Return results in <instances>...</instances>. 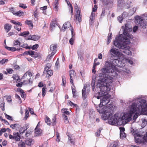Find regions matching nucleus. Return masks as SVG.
Wrapping results in <instances>:
<instances>
[{
	"label": "nucleus",
	"instance_id": "obj_44",
	"mask_svg": "<svg viewBox=\"0 0 147 147\" xmlns=\"http://www.w3.org/2000/svg\"><path fill=\"white\" fill-rule=\"evenodd\" d=\"M19 7H21L23 9H26L27 8V6L25 4L23 3H20L19 4Z\"/></svg>",
	"mask_w": 147,
	"mask_h": 147
},
{
	"label": "nucleus",
	"instance_id": "obj_39",
	"mask_svg": "<svg viewBox=\"0 0 147 147\" xmlns=\"http://www.w3.org/2000/svg\"><path fill=\"white\" fill-rule=\"evenodd\" d=\"M4 105V103L3 99V98H0V108L2 107H3Z\"/></svg>",
	"mask_w": 147,
	"mask_h": 147
},
{
	"label": "nucleus",
	"instance_id": "obj_57",
	"mask_svg": "<svg viewBox=\"0 0 147 147\" xmlns=\"http://www.w3.org/2000/svg\"><path fill=\"white\" fill-rule=\"evenodd\" d=\"M69 141H70V143L72 144H74V140L72 138H71V137L69 138Z\"/></svg>",
	"mask_w": 147,
	"mask_h": 147
},
{
	"label": "nucleus",
	"instance_id": "obj_19",
	"mask_svg": "<svg viewBox=\"0 0 147 147\" xmlns=\"http://www.w3.org/2000/svg\"><path fill=\"white\" fill-rule=\"evenodd\" d=\"M35 133L36 136H39L42 133V130L41 129L38 128L37 127H36L35 129Z\"/></svg>",
	"mask_w": 147,
	"mask_h": 147
},
{
	"label": "nucleus",
	"instance_id": "obj_48",
	"mask_svg": "<svg viewBox=\"0 0 147 147\" xmlns=\"http://www.w3.org/2000/svg\"><path fill=\"white\" fill-rule=\"evenodd\" d=\"M7 73L9 74H11L13 72V70L11 68H9L6 69Z\"/></svg>",
	"mask_w": 147,
	"mask_h": 147
},
{
	"label": "nucleus",
	"instance_id": "obj_1",
	"mask_svg": "<svg viewBox=\"0 0 147 147\" xmlns=\"http://www.w3.org/2000/svg\"><path fill=\"white\" fill-rule=\"evenodd\" d=\"M140 114L147 115V102L141 98L134 99L129 107L128 112L111 115L108 123L112 125L120 126L127 123L132 119L135 120Z\"/></svg>",
	"mask_w": 147,
	"mask_h": 147
},
{
	"label": "nucleus",
	"instance_id": "obj_35",
	"mask_svg": "<svg viewBox=\"0 0 147 147\" xmlns=\"http://www.w3.org/2000/svg\"><path fill=\"white\" fill-rule=\"evenodd\" d=\"M16 98L17 99L18 102V103H20L21 102V100L20 96L17 94H16L15 95Z\"/></svg>",
	"mask_w": 147,
	"mask_h": 147
},
{
	"label": "nucleus",
	"instance_id": "obj_8",
	"mask_svg": "<svg viewBox=\"0 0 147 147\" xmlns=\"http://www.w3.org/2000/svg\"><path fill=\"white\" fill-rule=\"evenodd\" d=\"M13 135H9V138L10 139H14L16 141H20V136L18 132H15L13 133Z\"/></svg>",
	"mask_w": 147,
	"mask_h": 147
},
{
	"label": "nucleus",
	"instance_id": "obj_53",
	"mask_svg": "<svg viewBox=\"0 0 147 147\" xmlns=\"http://www.w3.org/2000/svg\"><path fill=\"white\" fill-rule=\"evenodd\" d=\"M143 139L144 142L147 141V132L144 135L143 137Z\"/></svg>",
	"mask_w": 147,
	"mask_h": 147
},
{
	"label": "nucleus",
	"instance_id": "obj_58",
	"mask_svg": "<svg viewBox=\"0 0 147 147\" xmlns=\"http://www.w3.org/2000/svg\"><path fill=\"white\" fill-rule=\"evenodd\" d=\"M97 9V5H95L94 6V7L92 9V11H93L94 12H95Z\"/></svg>",
	"mask_w": 147,
	"mask_h": 147
},
{
	"label": "nucleus",
	"instance_id": "obj_60",
	"mask_svg": "<svg viewBox=\"0 0 147 147\" xmlns=\"http://www.w3.org/2000/svg\"><path fill=\"white\" fill-rule=\"evenodd\" d=\"M125 134L124 133V132H120V136L121 137L123 138L125 137Z\"/></svg>",
	"mask_w": 147,
	"mask_h": 147
},
{
	"label": "nucleus",
	"instance_id": "obj_28",
	"mask_svg": "<svg viewBox=\"0 0 147 147\" xmlns=\"http://www.w3.org/2000/svg\"><path fill=\"white\" fill-rule=\"evenodd\" d=\"M29 34V32L28 31H25L19 34V36H26L28 35Z\"/></svg>",
	"mask_w": 147,
	"mask_h": 147
},
{
	"label": "nucleus",
	"instance_id": "obj_23",
	"mask_svg": "<svg viewBox=\"0 0 147 147\" xmlns=\"http://www.w3.org/2000/svg\"><path fill=\"white\" fill-rule=\"evenodd\" d=\"M58 0H55V2L54 9L55 11H58Z\"/></svg>",
	"mask_w": 147,
	"mask_h": 147
},
{
	"label": "nucleus",
	"instance_id": "obj_16",
	"mask_svg": "<svg viewBox=\"0 0 147 147\" xmlns=\"http://www.w3.org/2000/svg\"><path fill=\"white\" fill-rule=\"evenodd\" d=\"M12 13L14 15L19 17L23 16L24 15V12L20 11L17 12L14 11L12 12Z\"/></svg>",
	"mask_w": 147,
	"mask_h": 147
},
{
	"label": "nucleus",
	"instance_id": "obj_14",
	"mask_svg": "<svg viewBox=\"0 0 147 147\" xmlns=\"http://www.w3.org/2000/svg\"><path fill=\"white\" fill-rule=\"evenodd\" d=\"M22 39L20 38H18V39L15 40L13 43V45L14 47L17 45L20 46Z\"/></svg>",
	"mask_w": 147,
	"mask_h": 147
},
{
	"label": "nucleus",
	"instance_id": "obj_51",
	"mask_svg": "<svg viewBox=\"0 0 147 147\" xmlns=\"http://www.w3.org/2000/svg\"><path fill=\"white\" fill-rule=\"evenodd\" d=\"M15 91L20 93V94L22 93H23L24 92L23 90L20 88H17L15 90Z\"/></svg>",
	"mask_w": 147,
	"mask_h": 147
},
{
	"label": "nucleus",
	"instance_id": "obj_34",
	"mask_svg": "<svg viewBox=\"0 0 147 147\" xmlns=\"http://www.w3.org/2000/svg\"><path fill=\"white\" fill-rule=\"evenodd\" d=\"M61 112L63 113H65L67 115L69 114V112L67 111L66 109H63L61 110Z\"/></svg>",
	"mask_w": 147,
	"mask_h": 147
},
{
	"label": "nucleus",
	"instance_id": "obj_38",
	"mask_svg": "<svg viewBox=\"0 0 147 147\" xmlns=\"http://www.w3.org/2000/svg\"><path fill=\"white\" fill-rule=\"evenodd\" d=\"M56 26V25L54 23H51L50 24L51 29L52 31L54 29Z\"/></svg>",
	"mask_w": 147,
	"mask_h": 147
},
{
	"label": "nucleus",
	"instance_id": "obj_50",
	"mask_svg": "<svg viewBox=\"0 0 147 147\" xmlns=\"http://www.w3.org/2000/svg\"><path fill=\"white\" fill-rule=\"evenodd\" d=\"M20 129H19V132L20 133H23L26 130V129L23 127H20Z\"/></svg>",
	"mask_w": 147,
	"mask_h": 147
},
{
	"label": "nucleus",
	"instance_id": "obj_42",
	"mask_svg": "<svg viewBox=\"0 0 147 147\" xmlns=\"http://www.w3.org/2000/svg\"><path fill=\"white\" fill-rule=\"evenodd\" d=\"M117 145L118 144L117 143L115 142L112 143L111 144L110 147H116Z\"/></svg>",
	"mask_w": 147,
	"mask_h": 147
},
{
	"label": "nucleus",
	"instance_id": "obj_61",
	"mask_svg": "<svg viewBox=\"0 0 147 147\" xmlns=\"http://www.w3.org/2000/svg\"><path fill=\"white\" fill-rule=\"evenodd\" d=\"M63 85L64 86L66 83V80L65 77L62 78Z\"/></svg>",
	"mask_w": 147,
	"mask_h": 147
},
{
	"label": "nucleus",
	"instance_id": "obj_47",
	"mask_svg": "<svg viewBox=\"0 0 147 147\" xmlns=\"http://www.w3.org/2000/svg\"><path fill=\"white\" fill-rule=\"evenodd\" d=\"M5 116L6 118L7 119L10 120H12V117H11L10 116H9V115H7L6 113H5Z\"/></svg>",
	"mask_w": 147,
	"mask_h": 147
},
{
	"label": "nucleus",
	"instance_id": "obj_40",
	"mask_svg": "<svg viewBox=\"0 0 147 147\" xmlns=\"http://www.w3.org/2000/svg\"><path fill=\"white\" fill-rule=\"evenodd\" d=\"M21 26L20 25L17 24L14 26V27L18 31H20L21 30Z\"/></svg>",
	"mask_w": 147,
	"mask_h": 147
},
{
	"label": "nucleus",
	"instance_id": "obj_18",
	"mask_svg": "<svg viewBox=\"0 0 147 147\" xmlns=\"http://www.w3.org/2000/svg\"><path fill=\"white\" fill-rule=\"evenodd\" d=\"M5 48L7 50L11 51H15L18 50V48H17L16 47H9L7 46H5Z\"/></svg>",
	"mask_w": 147,
	"mask_h": 147
},
{
	"label": "nucleus",
	"instance_id": "obj_29",
	"mask_svg": "<svg viewBox=\"0 0 147 147\" xmlns=\"http://www.w3.org/2000/svg\"><path fill=\"white\" fill-rule=\"evenodd\" d=\"M25 23L28 25L29 26L33 27V24L32 22L31 21L27 20L25 22Z\"/></svg>",
	"mask_w": 147,
	"mask_h": 147
},
{
	"label": "nucleus",
	"instance_id": "obj_4",
	"mask_svg": "<svg viewBox=\"0 0 147 147\" xmlns=\"http://www.w3.org/2000/svg\"><path fill=\"white\" fill-rule=\"evenodd\" d=\"M110 53L112 56L114 57L117 56L118 57L119 60H115L113 62V64L120 67H124L125 64L127 63L130 64L133 63L132 61L129 59H127L124 55L119 52L118 49L116 48H112L110 50Z\"/></svg>",
	"mask_w": 147,
	"mask_h": 147
},
{
	"label": "nucleus",
	"instance_id": "obj_45",
	"mask_svg": "<svg viewBox=\"0 0 147 147\" xmlns=\"http://www.w3.org/2000/svg\"><path fill=\"white\" fill-rule=\"evenodd\" d=\"M19 147H25V143L22 142H20L18 144Z\"/></svg>",
	"mask_w": 147,
	"mask_h": 147
},
{
	"label": "nucleus",
	"instance_id": "obj_41",
	"mask_svg": "<svg viewBox=\"0 0 147 147\" xmlns=\"http://www.w3.org/2000/svg\"><path fill=\"white\" fill-rule=\"evenodd\" d=\"M97 60V59H95L94 61V65L93 66V68L94 69H95L96 66L97 65H99V64H100V63L99 62H97L96 63H95V62Z\"/></svg>",
	"mask_w": 147,
	"mask_h": 147
},
{
	"label": "nucleus",
	"instance_id": "obj_56",
	"mask_svg": "<svg viewBox=\"0 0 147 147\" xmlns=\"http://www.w3.org/2000/svg\"><path fill=\"white\" fill-rule=\"evenodd\" d=\"M38 47V44H35L32 47L31 49L33 50H34Z\"/></svg>",
	"mask_w": 147,
	"mask_h": 147
},
{
	"label": "nucleus",
	"instance_id": "obj_13",
	"mask_svg": "<svg viewBox=\"0 0 147 147\" xmlns=\"http://www.w3.org/2000/svg\"><path fill=\"white\" fill-rule=\"evenodd\" d=\"M69 76L70 77V82L71 83L74 85L73 79L75 78L76 76V73L74 71L71 70L69 71Z\"/></svg>",
	"mask_w": 147,
	"mask_h": 147
},
{
	"label": "nucleus",
	"instance_id": "obj_21",
	"mask_svg": "<svg viewBox=\"0 0 147 147\" xmlns=\"http://www.w3.org/2000/svg\"><path fill=\"white\" fill-rule=\"evenodd\" d=\"M34 143V141L31 139H29L26 141V144L29 146H30L33 144Z\"/></svg>",
	"mask_w": 147,
	"mask_h": 147
},
{
	"label": "nucleus",
	"instance_id": "obj_33",
	"mask_svg": "<svg viewBox=\"0 0 147 147\" xmlns=\"http://www.w3.org/2000/svg\"><path fill=\"white\" fill-rule=\"evenodd\" d=\"M39 38V36L35 35H33L31 37V39L35 41L38 40Z\"/></svg>",
	"mask_w": 147,
	"mask_h": 147
},
{
	"label": "nucleus",
	"instance_id": "obj_64",
	"mask_svg": "<svg viewBox=\"0 0 147 147\" xmlns=\"http://www.w3.org/2000/svg\"><path fill=\"white\" fill-rule=\"evenodd\" d=\"M118 19L119 22L121 23V21H122L123 19L122 16H119L118 17Z\"/></svg>",
	"mask_w": 147,
	"mask_h": 147
},
{
	"label": "nucleus",
	"instance_id": "obj_54",
	"mask_svg": "<svg viewBox=\"0 0 147 147\" xmlns=\"http://www.w3.org/2000/svg\"><path fill=\"white\" fill-rule=\"evenodd\" d=\"M68 104L70 105L71 106H75L76 107L77 106V105L75 104H74L72 102L70 101H69L68 102Z\"/></svg>",
	"mask_w": 147,
	"mask_h": 147
},
{
	"label": "nucleus",
	"instance_id": "obj_17",
	"mask_svg": "<svg viewBox=\"0 0 147 147\" xmlns=\"http://www.w3.org/2000/svg\"><path fill=\"white\" fill-rule=\"evenodd\" d=\"M10 127L13 129L18 130L20 127V126L18 124H11L10 126Z\"/></svg>",
	"mask_w": 147,
	"mask_h": 147
},
{
	"label": "nucleus",
	"instance_id": "obj_11",
	"mask_svg": "<svg viewBox=\"0 0 147 147\" xmlns=\"http://www.w3.org/2000/svg\"><path fill=\"white\" fill-rule=\"evenodd\" d=\"M51 66L50 64H47L44 71V73L46 72L47 73V74L50 76H52L53 74V72L52 71L51 69H49L51 67Z\"/></svg>",
	"mask_w": 147,
	"mask_h": 147
},
{
	"label": "nucleus",
	"instance_id": "obj_49",
	"mask_svg": "<svg viewBox=\"0 0 147 147\" xmlns=\"http://www.w3.org/2000/svg\"><path fill=\"white\" fill-rule=\"evenodd\" d=\"M35 52L32 51H30L28 52L27 54L29 55L32 56L35 55Z\"/></svg>",
	"mask_w": 147,
	"mask_h": 147
},
{
	"label": "nucleus",
	"instance_id": "obj_63",
	"mask_svg": "<svg viewBox=\"0 0 147 147\" xmlns=\"http://www.w3.org/2000/svg\"><path fill=\"white\" fill-rule=\"evenodd\" d=\"M78 58L81 61H82L83 59V58L81 54H78Z\"/></svg>",
	"mask_w": 147,
	"mask_h": 147
},
{
	"label": "nucleus",
	"instance_id": "obj_9",
	"mask_svg": "<svg viewBox=\"0 0 147 147\" xmlns=\"http://www.w3.org/2000/svg\"><path fill=\"white\" fill-rule=\"evenodd\" d=\"M75 9L76 11L75 16L76 20L78 21L79 22H80L81 21V15L80 14V10L77 6L75 7Z\"/></svg>",
	"mask_w": 147,
	"mask_h": 147
},
{
	"label": "nucleus",
	"instance_id": "obj_15",
	"mask_svg": "<svg viewBox=\"0 0 147 147\" xmlns=\"http://www.w3.org/2000/svg\"><path fill=\"white\" fill-rule=\"evenodd\" d=\"M12 26L9 24L6 23L4 26V29L7 32H9L12 28Z\"/></svg>",
	"mask_w": 147,
	"mask_h": 147
},
{
	"label": "nucleus",
	"instance_id": "obj_2",
	"mask_svg": "<svg viewBox=\"0 0 147 147\" xmlns=\"http://www.w3.org/2000/svg\"><path fill=\"white\" fill-rule=\"evenodd\" d=\"M125 29V26L122 27V30H124L123 33L124 36L122 34H120L116 38V39L113 41V44L115 46L119 48L124 49L123 52L127 55H131V53L129 50L130 47L128 46L125 47L126 45L129 44L130 43V39H132L133 37L132 35L129 34L127 32V29Z\"/></svg>",
	"mask_w": 147,
	"mask_h": 147
},
{
	"label": "nucleus",
	"instance_id": "obj_20",
	"mask_svg": "<svg viewBox=\"0 0 147 147\" xmlns=\"http://www.w3.org/2000/svg\"><path fill=\"white\" fill-rule=\"evenodd\" d=\"M57 45L55 44H52L50 46V51H51L55 52L56 53V49L57 48Z\"/></svg>",
	"mask_w": 147,
	"mask_h": 147
},
{
	"label": "nucleus",
	"instance_id": "obj_59",
	"mask_svg": "<svg viewBox=\"0 0 147 147\" xmlns=\"http://www.w3.org/2000/svg\"><path fill=\"white\" fill-rule=\"evenodd\" d=\"M46 86L45 85H43L42 82H40L38 84V86L39 87H43L44 86Z\"/></svg>",
	"mask_w": 147,
	"mask_h": 147
},
{
	"label": "nucleus",
	"instance_id": "obj_6",
	"mask_svg": "<svg viewBox=\"0 0 147 147\" xmlns=\"http://www.w3.org/2000/svg\"><path fill=\"white\" fill-rule=\"evenodd\" d=\"M113 65L110 62L107 61L105 63V67L101 69L102 73L99 74V76L103 77L104 74L107 73H112L114 72L115 69V65Z\"/></svg>",
	"mask_w": 147,
	"mask_h": 147
},
{
	"label": "nucleus",
	"instance_id": "obj_43",
	"mask_svg": "<svg viewBox=\"0 0 147 147\" xmlns=\"http://www.w3.org/2000/svg\"><path fill=\"white\" fill-rule=\"evenodd\" d=\"M75 38H71L69 40V42L70 44L71 45H73L74 43Z\"/></svg>",
	"mask_w": 147,
	"mask_h": 147
},
{
	"label": "nucleus",
	"instance_id": "obj_10",
	"mask_svg": "<svg viewBox=\"0 0 147 147\" xmlns=\"http://www.w3.org/2000/svg\"><path fill=\"white\" fill-rule=\"evenodd\" d=\"M135 19L137 21V22L139 24H140V25L142 26L143 28H145L146 27L147 24L144 22L140 17L139 16H137L135 17Z\"/></svg>",
	"mask_w": 147,
	"mask_h": 147
},
{
	"label": "nucleus",
	"instance_id": "obj_5",
	"mask_svg": "<svg viewBox=\"0 0 147 147\" xmlns=\"http://www.w3.org/2000/svg\"><path fill=\"white\" fill-rule=\"evenodd\" d=\"M112 78L111 79L108 78H102L99 80L98 83L97 84L98 87H99L100 90L101 91L104 92V93L107 92L110 90V88L108 86L107 83L112 82Z\"/></svg>",
	"mask_w": 147,
	"mask_h": 147
},
{
	"label": "nucleus",
	"instance_id": "obj_27",
	"mask_svg": "<svg viewBox=\"0 0 147 147\" xmlns=\"http://www.w3.org/2000/svg\"><path fill=\"white\" fill-rule=\"evenodd\" d=\"M45 121V122L49 125H50L52 123L50 118L47 116H46Z\"/></svg>",
	"mask_w": 147,
	"mask_h": 147
},
{
	"label": "nucleus",
	"instance_id": "obj_25",
	"mask_svg": "<svg viewBox=\"0 0 147 147\" xmlns=\"http://www.w3.org/2000/svg\"><path fill=\"white\" fill-rule=\"evenodd\" d=\"M8 61V60L7 59H3L0 61V63L2 65H4L7 63Z\"/></svg>",
	"mask_w": 147,
	"mask_h": 147
},
{
	"label": "nucleus",
	"instance_id": "obj_30",
	"mask_svg": "<svg viewBox=\"0 0 147 147\" xmlns=\"http://www.w3.org/2000/svg\"><path fill=\"white\" fill-rule=\"evenodd\" d=\"M47 89V88L46 86H44L42 88V96L44 97L45 95L46 94V89Z\"/></svg>",
	"mask_w": 147,
	"mask_h": 147
},
{
	"label": "nucleus",
	"instance_id": "obj_24",
	"mask_svg": "<svg viewBox=\"0 0 147 147\" xmlns=\"http://www.w3.org/2000/svg\"><path fill=\"white\" fill-rule=\"evenodd\" d=\"M12 78L16 82L19 81L20 79L18 76V75L16 74H13V75Z\"/></svg>",
	"mask_w": 147,
	"mask_h": 147
},
{
	"label": "nucleus",
	"instance_id": "obj_7",
	"mask_svg": "<svg viewBox=\"0 0 147 147\" xmlns=\"http://www.w3.org/2000/svg\"><path fill=\"white\" fill-rule=\"evenodd\" d=\"M32 74L30 71H26L22 78V79L23 80L22 84H27L32 83Z\"/></svg>",
	"mask_w": 147,
	"mask_h": 147
},
{
	"label": "nucleus",
	"instance_id": "obj_62",
	"mask_svg": "<svg viewBox=\"0 0 147 147\" xmlns=\"http://www.w3.org/2000/svg\"><path fill=\"white\" fill-rule=\"evenodd\" d=\"M138 29V27L137 26H135L133 28V31L134 32H136Z\"/></svg>",
	"mask_w": 147,
	"mask_h": 147
},
{
	"label": "nucleus",
	"instance_id": "obj_36",
	"mask_svg": "<svg viewBox=\"0 0 147 147\" xmlns=\"http://www.w3.org/2000/svg\"><path fill=\"white\" fill-rule=\"evenodd\" d=\"M67 3V5L69 7H70V8L71 9V13L72 14H73V7L72 6L71 4L69 3V2L66 1Z\"/></svg>",
	"mask_w": 147,
	"mask_h": 147
},
{
	"label": "nucleus",
	"instance_id": "obj_22",
	"mask_svg": "<svg viewBox=\"0 0 147 147\" xmlns=\"http://www.w3.org/2000/svg\"><path fill=\"white\" fill-rule=\"evenodd\" d=\"M142 123L141 124V126L143 128L147 125V121L144 119H142Z\"/></svg>",
	"mask_w": 147,
	"mask_h": 147
},
{
	"label": "nucleus",
	"instance_id": "obj_46",
	"mask_svg": "<svg viewBox=\"0 0 147 147\" xmlns=\"http://www.w3.org/2000/svg\"><path fill=\"white\" fill-rule=\"evenodd\" d=\"M10 22H11L13 23V24H16V25L17 24V25H20V26H22V25L21 23L20 22H17L15 21L14 20H11Z\"/></svg>",
	"mask_w": 147,
	"mask_h": 147
},
{
	"label": "nucleus",
	"instance_id": "obj_52",
	"mask_svg": "<svg viewBox=\"0 0 147 147\" xmlns=\"http://www.w3.org/2000/svg\"><path fill=\"white\" fill-rule=\"evenodd\" d=\"M64 119L65 123H69V121L68 120L67 117L66 116L64 115Z\"/></svg>",
	"mask_w": 147,
	"mask_h": 147
},
{
	"label": "nucleus",
	"instance_id": "obj_32",
	"mask_svg": "<svg viewBox=\"0 0 147 147\" xmlns=\"http://www.w3.org/2000/svg\"><path fill=\"white\" fill-rule=\"evenodd\" d=\"M86 88H83L82 90V97L83 99H85L86 97Z\"/></svg>",
	"mask_w": 147,
	"mask_h": 147
},
{
	"label": "nucleus",
	"instance_id": "obj_12",
	"mask_svg": "<svg viewBox=\"0 0 147 147\" xmlns=\"http://www.w3.org/2000/svg\"><path fill=\"white\" fill-rule=\"evenodd\" d=\"M72 28L71 26V24L69 22H65L63 24L62 28L61 30L63 31H65L66 30L70 29Z\"/></svg>",
	"mask_w": 147,
	"mask_h": 147
},
{
	"label": "nucleus",
	"instance_id": "obj_37",
	"mask_svg": "<svg viewBox=\"0 0 147 147\" xmlns=\"http://www.w3.org/2000/svg\"><path fill=\"white\" fill-rule=\"evenodd\" d=\"M112 34L111 33L108 36V40L107 42V44H109L111 42V40L112 39Z\"/></svg>",
	"mask_w": 147,
	"mask_h": 147
},
{
	"label": "nucleus",
	"instance_id": "obj_31",
	"mask_svg": "<svg viewBox=\"0 0 147 147\" xmlns=\"http://www.w3.org/2000/svg\"><path fill=\"white\" fill-rule=\"evenodd\" d=\"M55 53L54 52H52L51 54H49L47 57V60H49L50 59H51L52 57L55 54Z\"/></svg>",
	"mask_w": 147,
	"mask_h": 147
},
{
	"label": "nucleus",
	"instance_id": "obj_26",
	"mask_svg": "<svg viewBox=\"0 0 147 147\" xmlns=\"http://www.w3.org/2000/svg\"><path fill=\"white\" fill-rule=\"evenodd\" d=\"M29 112L28 110L27 109H26L25 110V117L24 118V119L26 120L27 119V118L29 117Z\"/></svg>",
	"mask_w": 147,
	"mask_h": 147
},
{
	"label": "nucleus",
	"instance_id": "obj_3",
	"mask_svg": "<svg viewBox=\"0 0 147 147\" xmlns=\"http://www.w3.org/2000/svg\"><path fill=\"white\" fill-rule=\"evenodd\" d=\"M109 99L106 96L103 97L101 100L99 107L97 108V111L100 113L102 114L101 117L103 120H105L110 119L112 114L111 113V107L112 106L111 104V107H107L105 106L109 102Z\"/></svg>",
	"mask_w": 147,
	"mask_h": 147
},
{
	"label": "nucleus",
	"instance_id": "obj_55",
	"mask_svg": "<svg viewBox=\"0 0 147 147\" xmlns=\"http://www.w3.org/2000/svg\"><path fill=\"white\" fill-rule=\"evenodd\" d=\"M72 92L73 93V96L74 97H75L76 96V90L75 89L72 88Z\"/></svg>",
	"mask_w": 147,
	"mask_h": 147
}]
</instances>
